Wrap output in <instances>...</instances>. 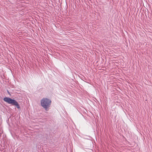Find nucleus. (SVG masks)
<instances>
[{
    "label": "nucleus",
    "mask_w": 152,
    "mask_h": 152,
    "mask_svg": "<svg viewBox=\"0 0 152 152\" xmlns=\"http://www.w3.org/2000/svg\"><path fill=\"white\" fill-rule=\"evenodd\" d=\"M51 101L50 99L46 98H44L40 101L41 106L46 111L49 110L51 104Z\"/></svg>",
    "instance_id": "f257e3e1"
},
{
    "label": "nucleus",
    "mask_w": 152,
    "mask_h": 152,
    "mask_svg": "<svg viewBox=\"0 0 152 152\" xmlns=\"http://www.w3.org/2000/svg\"><path fill=\"white\" fill-rule=\"evenodd\" d=\"M3 100L4 101L8 104H11L12 105L15 106L18 109H19L20 108L19 104L14 99H12L10 97H5L4 98Z\"/></svg>",
    "instance_id": "f03ea898"
},
{
    "label": "nucleus",
    "mask_w": 152,
    "mask_h": 152,
    "mask_svg": "<svg viewBox=\"0 0 152 152\" xmlns=\"http://www.w3.org/2000/svg\"><path fill=\"white\" fill-rule=\"evenodd\" d=\"M8 93H9V91H8Z\"/></svg>",
    "instance_id": "7ed1b4c3"
}]
</instances>
